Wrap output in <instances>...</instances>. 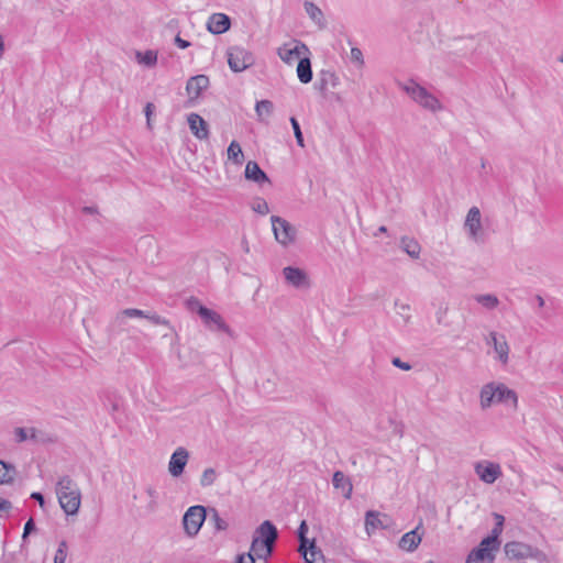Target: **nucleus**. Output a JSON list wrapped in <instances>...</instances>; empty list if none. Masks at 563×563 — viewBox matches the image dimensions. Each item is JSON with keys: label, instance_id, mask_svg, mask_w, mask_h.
I'll use <instances>...</instances> for the list:
<instances>
[{"label": "nucleus", "instance_id": "obj_1", "mask_svg": "<svg viewBox=\"0 0 563 563\" xmlns=\"http://www.w3.org/2000/svg\"><path fill=\"white\" fill-rule=\"evenodd\" d=\"M277 539V528L272 521L265 520L256 528L253 534L252 551L256 554L257 559L266 561L273 554Z\"/></svg>", "mask_w": 563, "mask_h": 563}, {"label": "nucleus", "instance_id": "obj_2", "mask_svg": "<svg viewBox=\"0 0 563 563\" xmlns=\"http://www.w3.org/2000/svg\"><path fill=\"white\" fill-rule=\"evenodd\" d=\"M56 495L60 508L68 516H74L78 512L81 494L77 483L68 475L62 476L56 484Z\"/></svg>", "mask_w": 563, "mask_h": 563}, {"label": "nucleus", "instance_id": "obj_3", "mask_svg": "<svg viewBox=\"0 0 563 563\" xmlns=\"http://www.w3.org/2000/svg\"><path fill=\"white\" fill-rule=\"evenodd\" d=\"M398 86L422 108L435 112L441 109L440 101L431 95L424 87L420 86L413 79L406 84L398 82Z\"/></svg>", "mask_w": 563, "mask_h": 563}, {"label": "nucleus", "instance_id": "obj_4", "mask_svg": "<svg viewBox=\"0 0 563 563\" xmlns=\"http://www.w3.org/2000/svg\"><path fill=\"white\" fill-rule=\"evenodd\" d=\"M189 310L197 312L199 317L202 319L206 327H208L212 331H222L228 334H231L230 327L224 322L221 314L217 311L211 310L200 303V301L196 298H190L187 301Z\"/></svg>", "mask_w": 563, "mask_h": 563}, {"label": "nucleus", "instance_id": "obj_5", "mask_svg": "<svg viewBox=\"0 0 563 563\" xmlns=\"http://www.w3.org/2000/svg\"><path fill=\"white\" fill-rule=\"evenodd\" d=\"M505 553L510 560L533 559L539 563H548L547 554L530 544L520 541H509L504 547Z\"/></svg>", "mask_w": 563, "mask_h": 563}, {"label": "nucleus", "instance_id": "obj_6", "mask_svg": "<svg viewBox=\"0 0 563 563\" xmlns=\"http://www.w3.org/2000/svg\"><path fill=\"white\" fill-rule=\"evenodd\" d=\"M275 240L283 246H288L296 241L297 230L286 219L279 216L271 217Z\"/></svg>", "mask_w": 563, "mask_h": 563}, {"label": "nucleus", "instance_id": "obj_7", "mask_svg": "<svg viewBox=\"0 0 563 563\" xmlns=\"http://www.w3.org/2000/svg\"><path fill=\"white\" fill-rule=\"evenodd\" d=\"M206 519L207 509L203 506L197 505L189 507L183 518V525L186 533L189 537H195L199 532Z\"/></svg>", "mask_w": 563, "mask_h": 563}, {"label": "nucleus", "instance_id": "obj_8", "mask_svg": "<svg viewBox=\"0 0 563 563\" xmlns=\"http://www.w3.org/2000/svg\"><path fill=\"white\" fill-rule=\"evenodd\" d=\"M228 64L232 71L241 73L253 65V55L243 47L233 46L229 48Z\"/></svg>", "mask_w": 563, "mask_h": 563}, {"label": "nucleus", "instance_id": "obj_9", "mask_svg": "<svg viewBox=\"0 0 563 563\" xmlns=\"http://www.w3.org/2000/svg\"><path fill=\"white\" fill-rule=\"evenodd\" d=\"M493 538H484L476 549H473L467 556L466 563H482L485 560L493 562L495 556L492 551L497 550V547H493Z\"/></svg>", "mask_w": 563, "mask_h": 563}, {"label": "nucleus", "instance_id": "obj_10", "mask_svg": "<svg viewBox=\"0 0 563 563\" xmlns=\"http://www.w3.org/2000/svg\"><path fill=\"white\" fill-rule=\"evenodd\" d=\"M294 44L295 45L291 46V44L286 43L277 49V55L286 64H292L295 59H300L302 54L309 53L306 44L299 41H294Z\"/></svg>", "mask_w": 563, "mask_h": 563}, {"label": "nucleus", "instance_id": "obj_11", "mask_svg": "<svg viewBox=\"0 0 563 563\" xmlns=\"http://www.w3.org/2000/svg\"><path fill=\"white\" fill-rule=\"evenodd\" d=\"M464 229L468 232L470 239L477 242L482 230V216L477 207H472L464 222Z\"/></svg>", "mask_w": 563, "mask_h": 563}, {"label": "nucleus", "instance_id": "obj_12", "mask_svg": "<svg viewBox=\"0 0 563 563\" xmlns=\"http://www.w3.org/2000/svg\"><path fill=\"white\" fill-rule=\"evenodd\" d=\"M189 453L185 448H178L172 454L168 463V471L174 477H178L184 473Z\"/></svg>", "mask_w": 563, "mask_h": 563}, {"label": "nucleus", "instance_id": "obj_13", "mask_svg": "<svg viewBox=\"0 0 563 563\" xmlns=\"http://www.w3.org/2000/svg\"><path fill=\"white\" fill-rule=\"evenodd\" d=\"M231 26V19L224 13H213L209 16L207 29L210 33L219 35L225 33Z\"/></svg>", "mask_w": 563, "mask_h": 563}, {"label": "nucleus", "instance_id": "obj_14", "mask_svg": "<svg viewBox=\"0 0 563 563\" xmlns=\"http://www.w3.org/2000/svg\"><path fill=\"white\" fill-rule=\"evenodd\" d=\"M15 440L21 443L24 441H32L34 443H45L49 441V438L46 433L35 429V428H15L14 429Z\"/></svg>", "mask_w": 563, "mask_h": 563}, {"label": "nucleus", "instance_id": "obj_15", "mask_svg": "<svg viewBox=\"0 0 563 563\" xmlns=\"http://www.w3.org/2000/svg\"><path fill=\"white\" fill-rule=\"evenodd\" d=\"M475 472L481 481L487 484H493L501 475L500 466L490 462L486 465L477 463L475 466Z\"/></svg>", "mask_w": 563, "mask_h": 563}, {"label": "nucleus", "instance_id": "obj_16", "mask_svg": "<svg viewBox=\"0 0 563 563\" xmlns=\"http://www.w3.org/2000/svg\"><path fill=\"white\" fill-rule=\"evenodd\" d=\"M191 133L199 140H206L209 136V128L206 120L198 113H190L187 118Z\"/></svg>", "mask_w": 563, "mask_h": 563}, {"label": "nucleus", "instance_id": "obj_17", "mask_svg": "<svg viewBox=\"0 0 563 563\" xmlns=\"http://www.w3.org/2000/svg\"><path fill=\"white\" fill-rule=\"evenodd\" d=\"M283 275L286 282L296 288L309 285L306 272L298 267L287 266L283 269Z\"/></svg>", "mask_w": 563, "mask_h": 563}, {"label": "nucleus", "instance_id": "obj_18", "mask_svg": "<svg viewBox=\"0 0 563 563\" xmlns=\"http://www.w3.org/2000/svg\"><path fill=\"white\" fill-rule=\"evenodd\" d=\"M422 528V523L420 522L416 529L405 533L399 540V548L407 552L415 551L422 540V533L419 530Z\"/></svg>", "mask_w": 563, "mask_h": 563}, {"label": "nucleus", "instance_id": "obj_19", "mask_svg": "<svg viewBox=\"0 0 563 563\" xmlns=\"http://www.w3.org/2000/svg\"><path fill=\"white\" fill-rule=\"evenodd\" d=\"M209 86V78L206 75H196L189 78L186 85L187 93L190 98L195 99L207 89Z\"/></svg>", "mask_w": 563, "mask_h": 563}, {"label": "nucleus", "instance_id": "obj_20", "mask_svg": "<svg viewBox=\"0 0 563 563\" xmlns=\"http://www.w3.org/2000/svg\"><path fill=\"white\" fill-rule=\"evenodd\" d=\"M496 397L495 402L505 404L511 408H517L518 397L515 390L509 389L504 384L495 385Z\"/></svg>", "mask_w": 563, "mask_h": 563}, {"label": "nucleus", "instance_id": "obj_21", "mask_svg": "<svg viewBox=\"0 0 563 563\" xmlns=\"http://www.w3.org/2000/svg\"><path fill=\"white\" fill-rule=\"evenodd\" d=\"M244 175L247 180H252L257 185H262L264 183L271 184V180L266 173L254 161L247 162Z\"/></svg>", "mask_w": 563, "mask_h": 563}, {"label": "nucleus", "instance_id": "obj_22", "mask_svg": "<svg viewBox=\"0 0 563 563\" xmlns=\"http://www.w3.org/2000/svg\"><path fill=\"white\" fill-rule=\"evenodd\" d=\"M333 487L341 490L344 498L350 499L353 490L351 479L341 471H336L332 478Z\"/></svg>", "mask_w": 563, "mask_h": 563}, {"label": "nucleus", "instance_id": "obj_23", "mask_svg": "<svg viewBox=\"0 0 563 563\" xmlns=\"http://www.w3.org/2000/svg\"><path fill=\"white\" fill-rule=\"evenodd\" d=\"M490 339L493 341L494 350L498 354V358L501 363L508 362L509 346L504 335H498L496 332H492Z\"/></svg>", "mask_w": 563, "mask_h": 563}, {"label": "nucleus", "instance_id": "obj_24", "mask_svg": "<svg viewBox=\"0 0 563 563\" xmlns=\"http://www.w3.org/2000/svg\"><path fill=\"white\" fill-rule=\"evenodd\" d=\"M339 85L338 76L331 70H321L319 74L318 81L316 82V88L320 91L328 90L329 87H336Z\"/></svg>", "mask_w": 563, "mask_h": 563}, {"label": "nucleus", "instance_id": "obj_25", "mask_svg": "<svg viewBox=\"0 0 563 563\" xmlns=\"http://www.w3.org/2000/svg\"><path fill=\"white\" fill-rule=\"evenodd\" d=\"M306 563H325L322 551L317 548L314 539L306 545L305 554H301Z\"/></svg>", "mask_w": 563, "mask_h": 563}, {"label": "nucleus", "instance_id": "obj_26", "mask_svg": "<svg viewBox=\"0 0 563 563\" xmlns=\"http://www.w3.org/2000/svg\"><path fill=\"white\" fill-rule=\"evenodd\" d=\"M297 76L302 84H308L312 80V69L309 57H301L299 59L297 65Z\"/></svg>", "mask_w": 563, "mask_h": 563}, {"label": "nucleus", "instance_id": "obj_27", "mask_svg": "<svg viewBox=\"0 0 563 563\" xmlns=\"http://www.w3.org/2000/svg\"><path fill=\"white\" fill-rule=\"evenodd\" d=\"M303 7L306 13L319 27L325 26L324 15L318 5H316L313 2L306 1Z\"/></svg>", "mask_w": 563, "mask_h": 563}, {"label": "nucleus", "instance_id": "obj_28", "mask_svg": "<svg viewBox=\"0 0 563 563\" xmlns=\"http://www.w3.org/2000/svg\"><path fill=\"white\" fill-rule=\"evenodd\" d=\"M387 526L380 519L379 512L369 510L365 515V528L367 533L369 534L372 531L376 529H385Z\"/></svg>", "mask_w": 563, "mask_h": 563}, {"label": "nucleus", "instance_id": "obj_29", "mask_svg": "<svg viewBox=\"0 0 563 563\" xmlns=\"http://www.w3.org/2000/svg\"><path fill=\"white\" fill-rule=\"evenodd\" d=\"M496 390L495 384L490 383L485 385L481 390V406L482 408H488L495 402Z\"/></svg>", "mask_w": 563, "mask_h": 563}, {"label": "nucleus", "instance_id": "obj_30", "mask_svg": "<svg viewBox=\"0 0 563 563\" xmlns=\"http://www.w3.org/2000/svg\"><path fill=\"white\" fill-rule=\"evenodd\" d=\"M401 249L412 258H418L420 255L421 247L419 243L410 238H402L400 241Z\"/></svg>", "mask_w": 563, "mask_h": 563}, {"label": "nucleus", "instance_id": "obj_31", "mask_svg": "<svg viewBox=\"0 0 563 563\" xmlns=\"http://www.w3.org/2000/svg\"><path fill=\"white\" fill-rule=\"evenodd\" d=\"M209 523H211L216 531H225L229 528V522L221 518L216 508L209 509Z\"/></svg>", "mask_w": 563, "mask_h": 563}, {"label": "nucleus", "instance_id": "obj_32", "mask_svg": "<svg viewBox=\"0 0 563 563\" xmlns=\"http://www.w3.org/2000/svg\"><path fill=\"white\" fill-rule=\"evenodd\" d=\"M228 158L236 165H241L244 161V155L241 145L236 141H232L228 147Z\"/></svg>", "mask_w": 563, "mask_h": 563}, {"label": "nucleus", "instance_id": "obj_33", "mask_svg": "<svg viewBox=\"0 0 563 563\" xmlns=\"http://www.w3.org/2000/svg\"><path fill=\"white\" fill-rule=\"evenodd\" d=\"M15 468L13 465L0 461V484L11 483L15 476Z\"/></svg>", "mask_w": 563, "mask_h": 563}, {"label": "nucleus", "instance_id": "obj_34", "mask_svg": "<svg viewBox=\"0 0 563 563\" xmlns=\"http://www.w3.org/2000/svg\"><path fill=\"white\" fill-rule=\"evenodd\" d=\"M307 533H308V525L305 520H302L298 528V531H297L298 540H299L298 552L300 554H305L306 545L311 542V540H309L307 538Z\"/></svg>", "mask_w": 563, "mask_h": 563}, {"label": "nucleus", "instance_id": "obj_35", "mask_svg": "<svg viewBox=\"0 0 563 563\" xmlns=\"http://www.w3.org/2000/svg\"><path fill=\"white\" fill-rule=\"evenodd\" d=\"M274 106L273 102L269 100H261L257 101L255 104V111L258 117V120H263V115H271L273 112Z\"/></svg>", "mask_w": 563, "mask_h": 563}, {"label": "nucleus", "instance_id": "obj_36", "mask_svg": "<svg viewBox=\"0 0 563 563\" xmlns=\"http://www.w3.org/2000/svg\"><path fill=\"white\" fill-rule=\"evenodd\" d=\"M475 300L489 310L495 309L499 305L498 298L490 294L477 295Z\"/></svg>", "mask_w": 563, "mask_h": 563}, {"label": "nucleus", "instance_id": "obj_37", "mask_svg": "<svg viewBox=\"0 0 563 563\" xmlns=\"http://www.w3.org/2000/svg\"><path fill=\"white\" fill-rule=\"evenodd\" d=\"M137 60L145 66L152 67L157 62V54L154 51H146L144 54H136Z\"/></svg>", "mask_w": 563, "mask_h": 563}, {"label": "nucleus", "instance_id": "obj_38", "mask_svg": "<svg viewBox=\"0 0 563 563\" xmlns=\"http://www.w3.org/2000/svg\"><path fill=\"white\" fill-rule=\"evenodd\" d=\"M125 317H129V318H145L146 317V311H143V310H140V309H136V308H128V309L122 310L117 316V320L119 322H122Z\"/></svg>", "mask_w": 563, "mask_h": 563}, {"label": "nucleus", "instance_id": "obj_39", "mask_svg": "<svg viewBox=\"0 0 563 563\" xmlns=\"http://www.w3.org/2000/svg\"><path fill=\"white\" fill-rule=\"evenodd\" d=\"M216 478H217L216 470L212 467L206 468L201 475L200 485L202 487L211 486L214 483Z\"/></svg>", "mask_w": 563, "mask_h": 563}, {"label": "nucleus", "instance_id": "obj_40", "mask_svg": "<svg viewBox=\"0 0 563 563\" xmlns=\"http://www.w3.org/2000/svg\"><path fill=\"white\" fill-rule=\"evenodd\" d=\"M252 210L262 216H265L269 212V207L263 198H256L252 202Z\"/></svg>", "mask_w": 563, "mask_h": 563}, {"label": "nucleus", "instance_id": "obj_41", "mask_svg": "<svg viewBox=\"0 0 563 563\" xmlns=\"http://www.w3.org/2000/svg\"><path fill=\"white\" fill-rule=\"evenodd\" d=\"M290 124H291V126H292V130H294V134H295V137H296V142H297V144H298L300 147H305L303 135H302V132H301V129H300L299 122L297 121V119H296L295 117H291V118H290Z\"/></svg>", "mask_w": 563, "mask_h": 563}, {"label": "nucleus", "instance_id": "obj_42", "mask_svg": "<svg viewBox=\"0 0 563 563\" xmlns=\"http://www.w3.org/2000/svg\"><path fill=\"white\" fill-rule=\"evenodd\" d=\"M67 543L66 541H62L54 556V563H65L67 553H66Z\"/></svg>", "mask_w": 563, "mask_h": 563}, {"label": "nucleus", "instance_id": "obj_43", "mask_svg": "<svg viewBox=\"0 0 563 563\" xmlns=\"http://www.w3.org/2000/svg\"><path fill=\"white\" fill-rule=\"evenodd\" d=\"M256 554L250 548L247 553L239 554L236 556V563H255Z\"/></svg>", "mask_w": 563, "mask_h": 563}, {"label": "nucleus", "instance_id": "obj_44", "mask_svg": "<svg viewBox=\"0 0 563 563\" xmlns=\"http://www.w3.org/2000/svg\"><path fill=\"white\" fill-rule=\"evenodd\" d=\"M146 319L156 325H169V321L156 313L146 312Z\"/></svg>", "mask_w": 563, "mask_h": 563}, {"label": "nucleus", "instance_id": "obj_45", "mask_svg": "<svg viewBox=\"0 0 563 563\" xmlns=\"http://www.w3.org/2000/svg\"><path fill=\"white\" fill-rule=\"evenodd\" d=\"M501 531H503V526H497V523H496L492 530L490 536L487 537V538H493V540H492L493 547H497V548L499 547L500 542H499L498 538H499Z\"/></svg>", "mask_w": 563, "mask_h": 563}, {"label": "nucleus", "instance_id": "obj_46", "mask_svg": "<svg viewBox=\"0 0 563 563\" xmlns=\"http://www.w3.org/2000/svg\"><path fill=\"white\" fill-rule=\"evenodd\" d=\"M146 493L151 498V503L148 505L150 510H155L157 506V492L153 487H147Z\"/></svg>", "mask_w": 563, "mask_h": 563}, {"label": "nucleus", "instance_id": "obj_47", "mask_svg": "<svg viewBox=\"0 0 563 563\" xmlns=\"http://www.w3.org/2000/svg\"><path fill=\"white\" fill-rule=\"evenodd\" d=\"M35 529H36L35 522L32 518H30L24 525V530H23V536H22L23 541H25L27 536L31 534L32 532H34Z\"/></svg>", "mask_w": 563, "mask_h": 563}, {"label": "nucleus", "instance_id": "obj_48", "mask_svg": "<svg viewBox=\"0 0 563 563\" xmlns=\"http://www.w3.org/2000/svg\"><path fill=\"white\" fill-rule=\"evenodd\" d=\"M391 363L394 366L404 371H409L411 368V365L409 363L402 362L399 357H394Z\"/></svg>", "mask_w": 563, "mask_h": 563}, {"label": "nucleus", "instance_id": "obj_49", "mask_svg": "<svg viewBox=\"0 0 563 563\" xmlns=\"http://www.w3.org/2000/svg\"><path fill=\"white\" fill-rule=\"evenodd\" d=\"M351 58L355 62H358L361 64H363V54H362V51L357 47H353L351 49Z\"/></svg>", "mask_w": 563, "mask_h": 563}, {"label": "nucleus", "instance_id": "obj_50", "mask_svg": "<svg viewBox=\"0 0 563 563\" xmlns=\"http://www.w3.org/2000/svg\"><path fill=\"white\" fill-rule=\"evenodd\" d=\"M395 306H396L397 308H399L398 313H399V314H401V316L404 317V320H405L406 322H408V321H409V319H410V316H404V313H402V312H404V311L409 310V305H407V303H399L398 301H395Z\"/></svg>", "mask_w": 563, "mask_h": 563}, {"label": "nucleus", "instance_id": "obj_51", "mask_svg": "<svg viewBox=\"0 0 563 563\" xmlns=\"http://www.w3.org/2000/svg\"><path fill=\"white\" fill-rule=\"evenodd\" d=\"M154 104L151 103V102H147L146 106H145V109H144V112H145V115H146V120H147V125L150 126L151 125V115L154 111Z\"/></svg>", "mask_w": 563, "mask_h": 563}, {"label": "nucleus", "instance_id": "obj_52", "mask_svg": "<svg viewBox=\"0 0 563 563\" xmlns=\"http://www.w3.org/2000/svg\"><path fill=\"white\" fill-rule=\"evenodd\" d=\"M175 44H176L179 48H183V49H185V48H187V47H189V46H190V42H188L187 40L181 38L179 35H177V36L175 37Z\"/></svg>", "mask_w": 563, "mask_h": 563}, {"label": "nucleus", "instance_id": "obj_53", "mask_svg": "<svg viewBox=\"0 0 563 563\" xmlns=\"http://www.w3.org/2000/svg\"><path fill=\"white\" fill-rule=\"evenodd\" d=\"M31 498H32V499H34V500H36L41 507H43V506H44V504H45V500H44V496H43V494H41V493H38V492H34V493H32V494H31Z\"/></svg>", "mask_w": 563, "mask_h": 563}, {"label": "nucleus", "instance_id": "obj_54", "mask_svg": "<svg viewBox=\"0 0 563 563\" xmlns=\"http://www.w3.org/2000/svg\"><path fill=\"white\" fill-rule=\"evenodd\" d=\"M11 508V501L0 498V511H9Z\"/></svg>", "mask_w": 563, "mask_h": 563}, {"label": "nucleus", "instance_id": "obj_55", "mask_svg": "<svg viewBox=\"0 0 563 563\" xmlns=\"http://www.w3.org/2000/svg\"><path fill=\"white\" fill-rule=\"evenodd\" d=\"M82 212L88 213V214H95L98 211H97L96 207L90 206V207H84Z\"/></svg>", "mask_w": 563, "mask_h": 563}, {"label": "nucleus", "instance_id": "obj_56", "mask_svg": "<svg viewBox=\"0 0 563 563\" xmlns=\"http://www.w3.org/2000/svg\"><path fill=\"white\" fill-rule=\"evenodd\" d=\"M497 526H504L505 518L499 514H494Z\"/></svg>", "mask_w": 563, "mask_h": 563}, {"label": "nucleus", "instance_id": "obj_57", "mask_svg": "<svg viewBox=\"0 0 563 563\" xmlns=\"http://www.w3.org/2000/svg\"><path fill=\"white\" fill-rule=\"evenodd\" d=\"M536 300H537V302H538L539 308L544 307V303H545V302H544V299H543L540 295H537V296H536Z\"/></svg>", "mask_w": 563, "mask_h": 563}, {"label": "nucleus", "instance_id": "obj_58", "mask_svg": "<svg viewBox=\"0 0 563 563\" xmlns=\"http://www.w3.org/2000/svg\"><path fill=\"white\" fill-rule=\"evenodd\" d=\"M386 232H387V228L385 225H382L378 228L377 232L375 233V236H377L380 233H386Z\"/></svg>", "mask_w": 563, "mask_h": 563}, {"label": "nucleus", "instance_id": "obj_59", "mask_svg": "<svg viewBox=\"0 0 563 563\" xmlns=\"http://www.w3.org/2000/svg\"><path fill=\"white\" fill-rule=\"evenodd\" d=\"M481 166H482V168L486 167V161L484 158L481 159Z\"/></svg>", "mask_w": 563, "mask_h": 563}, {"label": "nucleus", "instance_id": "obj_60", "mask_svg": "<svg viewBox=\"0 0 563 563\" xmlns=\"http://www.w3.org/2000/svg\"><path fill=\"white\" fill-rule=\"evenodd\" d=\"M556 468H558L561 473H563V467L558 466Z\"/></svg>", "mask_w": 563, "mask_h": 563}, {"label": "nucleus", "instance_id": "obj_61", "mask_svg": "<svg viewBox=\"0 0 563 563\" xmlns=\"http://www.w3.org/2000/svg\"><path fill=\"white\" fill-rule=\"evenodd\" d=\"M561 60L563 62V56H562Z\"/></svg>", "mask_w": 563, "mask_h": 563}]
</instances>
